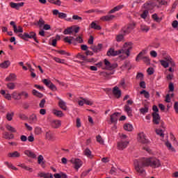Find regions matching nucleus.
Masks as SVG:
<instances>
[{"instance_id": "1", "label": "nucleus", "mask_w": 178, "mask_h": 178, "mask_svg": "<svg viewBox=\"0 0 178 178\" xmlns=\"http://www.w3.org/2000/svg\"><path fill=\"white\" fill-rule=\"evenodd\" d=\"M134 165L136 171L140 173V175H143L145 172L143 168H147L148 166L153 168V169L159 168L161 166V161L155 157L143 158L140 160H135Z\"/></svg>"}, {"instance_id": "2", "label": "nucleus", "mask_w": 178, "mask_h": 178, "mask_svg": "<svg viewBox=\"0 0 178 178\" xmlns=\"http://www.w3.org/2000/svg\"><path fill=\"white\" fill-rule=\"evenodd\" d=\"M160 63L163 67H165V69L169 67V65L171 67H175L176 66V63H175V61L170 56H165L163 60H160Z\"/></svg>"}, {"instance_id": "3", "label": "nucleus", "mask_w": 178, "mask_h": 178, "mask_svg": "<svg viewBox=\"0 0 178 178\" xmlns=\"http://www.w3.org/2000/svg\"><path fill=\"white\" fill-rule=\"evenodd\" d=\"M134 29H136V22H132L124 26L121 29V33H122L124 35H127V34H130V33H131Z\"/></svg>"}, {"instance_id": "4", "label": "nucleus", "mask_w": 178, "mask_h": 178, "mask_svg": "<svg viewBox=\"0 0 178 178\" xmlns=\"http://www.w3.org/2000/svg\"><path fill=\"white\" fill-rule=\"evenodd\" d=\"M143 55H145V51H140L136 58V62H140V59H142L146 65H151V59H149V57L148 56H143Z\"/></svg>"}, {"instance_id": "5", "label": "nucleus", "mask_w": 178, "mask_h": 178, "mask_svg": "<svg viewBox=\"0 0 178 178\" xmlns=\"http://www.w3.org/2000/svg\"><path fill=\"white\" fill-rule=\"evenodd\" d=\"M42 82L43 83V84L45 85L46 87H48V88H49V90H51V91H57L58 88H56V86H55V84H54L51 80L49 79H42Z\"/></svg>"}, {"instance_id": "6", "label": "nucleus", "mask_w": 178, "mask_h": 178, "mask_svg": "<svg viewBox=\"0 0 178 178\" xmlns=\"http://www.w3.org/2000/svg\"><path fill=\"white\" fill-rule=\"evenodd\" d=\"M127 145H129V141H119L117 143V149H119V151H123V149L127 148Z\"/></svg>"}, {"instance_id": "7", "label": "nucleus", "mask_w": 178, "mask_h": 178, "mask_svg": "<svg viewBox=\"0 0 178 178\" xmlns=\"http://www.w3.org/2000/svg\"><path fill=\"white\" fill-rule=\"evenodd\" d=\"M104 65H106V70H113L118 67V64H112L108 59H104Z\"/></svg>"}, {"instance_id": "8", "label": "nucleus", "mask_w": 178, "mask_h": 178, "mask_svg": "<svg viewBox=\"0 0 178 178\" xmlns=\"http://www.w3.org/2000/svg\"><path fill=\"white\" fill-rule=\"evenodd\" d=\"M138 141L141 144H148V139L145 137V134L141 132L138 134Z\"/></svg>"}, {"instance_id": "9", "label": "nucleus", "mask_w": 178, "mask_h": 178, "mask_svg": "<svg viewBox=\"0 0 178 178\" xmlns=\"http://www.w3.org/2000/svg\"><path fill=\"white\" fill-rule=\"evenodd\" d=\"M122 51L120 50H115L113 48H110L107 51V56H118V55H120Z\"/></svg>"}, {"instance_id": "10", "label": "nucleus", "mask_w": 178, "mask_h": 178, "mask_svg": "<svg viewBox=\"0 0 178 178\" xmlns=\"http://www.w3.org/2000/svg\"><path fill=\"white\" fill-rule=\"evenodd\" d=\"M70 162L72 163H74V168L76 169V170H79V169H80V168H81V166L83 165V161H81V160L79 159H72L70 160Z\"/></svg>"}, {"instance_id": "11", "label": "nucleus", "mask_w": 178, "mask_h": 178, "mask_svg": "<svg viewBox=\"0 0 178 178\" xmlns=\"http://www.w3.org/2000/svg\"><path fill=\"white\" fill-rule=\"evenodd\" d=\"M152 116L153 118V124H159V123H161V116L159 115V113H152Z\"/></svg>"}, {"instance_id": "12", "label": "nucleus", "mask_w": 178, "mask_h": 178, "mask_svg": "<svg viewBox=\"0 0 178 178\" xmlns=\"http://www.w3.org/2000/svg\"><path fill=\"white\" fill-rule=\"evenodd\" d=\"M58 99V106L63 111H67V106H66V102L60 99L59 97H56Z\"/></svg>"}, {"instance_id": "13", "label": "nucleus", "mask_w": 178, "mask_h": 178, "mask_svg": "<svg viewBox=\"0 0 178 178\" xmlns=\"http://www.w3.org/2000/svg\"><path fill=\"white\" fill-rule=\"evenodd\" d=\"M102 44L99 43L97 45H92L90 46V49L93 51L95 54H97V52H101L102 51Z\"/></svg>"}, {"instance_id": "14", "label": "nucleus", "mask_w": 178, "mask_h": 178, "mask_svg": "<svg viewBox=\"0 0 178 178\" xmlns=\"http://www.w3.org/2000/svg\"><path fill=\"white\" fill-rule=\"evenodd\" d=\"M25 37H26V39L27 38H33L34 40V41H35V42H37V44H38L40 42L38 41V40H37V34L34 31H31L29 33H26Z\"/></svg>"}, {"instance_id": "15", "label": "nucleus", "mask_w": 178, "mask_h": 178, "mask_svg": "<svg viewBox=\"0 0 178 178\" xmlns=\"http://www.w3.org/2000/svg\"><path fill=\"white\" fill-rule=\"evenodd\" d=\"M113 94L115 98H120L122 97V90L119 89V87L115 86L113 88Z\"/></svg>"}, {"instance_id": "16", "label": "nucleus", "mask_w": 178, "mask_h": 178, "mask_svg": "<svg viewBox=\"0 0 178 178\" xmlns=\"http://www.w3.org/2000/svg\"><path fill=\"white\" fill-rule=\"evenodd\" d=\"M10 6H11L13 9H17V10H19V9L22 8V6H24V2H21V3L10 2Z\"/></svg>"}, {"instance_id": "17", "label": "nucleus", "mask_w": 178, "mask_h": 178, "mask_svg": "<svg viewBox=\"0 0 178 178\" xmlns=\"http://www.w3.org/2000/svg\"><path fill=\"white\" fill-rule=\"evenodd\" d=\"M45 138L49 141H55L56 138L54 136V134L51 131H47L45 133Z\"/></svg>"}, {"instance_id": "18", "label": "nucleus", "mask_w": 178, "mask_h": 178, "mask_svg": "<svg viewBox=\"0 0 178 178\" xmlns=\"http://www.w3.org/2000/svg\"><path fill=\"white\" fill-rule=\"evenodd\" d=\"M115 17V15H108L105 16H102L100 18V20L102 22H111V20H113V18Z\"/></svg>"}, {"instance_id": "19", "label": "nucleus", "mask_w": 178, "mask_h": 178, "mask_svg": "<svg viewBox=\"0 0 178 178\" xmlns=\"http://www.w3.org/2000/svg\"><path fill=\"white\" fill-rule=\"evenodd\" d=\"M34 26H37L39 29H42L45 25V21L42 18H40L39 20L33 23Z\"/></svg>"}, {"instance_id": "20", "label": "nucleus", "mask_w": 178, "mask_h": 178, "mask_svg": "<svg viewBox=\"0 0 178 178\" xmlns=\"http://www.w3.org/2000/svg\"><path fill=\"white\" fill-rule=\"evenodd\" d=\"M3 138H5V140H13V138H15V136L13 134L6 131L3 133Z\"/></svg>"}, {"instance_id": "21", "label": "nucleus", "mask_w": 178, "mask_h": 178, "mask_svg": "<svg viewBox=\"0 0 178 178\" xmlns=\"http://www.w3.org/2000/svg\"><path fill=\"white\" fill-rule=\"evenodd\" d=\"M119 113H114L113 115H111V123H116L118 122V118H119Z\"/></svg>"}, {"instance_id": "22", "label": "nucleus", "mask_w": 178, "mask_h": 178, "mask_svg": "<svg viewBox=\"0 0 178 178\" xmlns=\"http://www.w3.org/2000/svg\"><path fill=\"white\" fill-rule=\"evenodd\" d=\"M39 177H44V178H54V175L52 174L47 172H39L38 173Z\"/></svg>"}, {"instance_id": "23", "label": "nucleus", "mask_w": 178, "mask_h": 178, "mask_svg": "<svg viewBox=\"0 0 178 178\" xmlns=\"http://www.w3.org/2000/svg\"><path fill=\"white\" fill-rule=\"evenodd\" d=\"M60 126H62V122H60V120L52 121V127H54V129H59Z\"/></svg>"}, {"instance_id": "24", "label": "nucleus", "mask_w": 178, "mask_h": 178, "mask_svg": "<svg viewBox=\"0 0 178 178\" xmlns=\"http://www.w3.org/2000/svg\"><path fill=\"white\" fill-rule=\"evenodd\" d=\"M123 8H124V5H118L111 9L108 13H115V12H118V10H120V9H123Z\"/></svg>"}, {"instance_id": "25", "label": "nucleus", "mask_w": 178, "mask_h": 178, "mask_svg": "<svg viewBox=\"0 0 178 178\" xmlns=\"http://www.w3.org/2000/svg\"><path fill=\"white\" fill-rule=\"evenodd\" d=\"M131 49V47H129L127 49H120V51H121V54H124V55H127V58H129V56H130V50Z\"/></svg>"}, {"instance_id": "26", "label": "nucleus", "mask_w": 178, "mask_h": 178, "mask_svg": "<svg viewBox=\"0 0 178 178\" xmlns=\"http://www.w3.org/2000/svg\"><path fill=\"white\" fill-rule=\"evenodd\" d=\"M24 154L25 155H27L29 156V158H33V159L37 158V155H35V154H34V152H33L30 150H25L24 152Z\"/></svg>"}, {"instance_id": "27", "label": "nucleus", "mask_w": 178, "mask_h": 178, "mask_svg": "<svg viewBox=\"0 0 178 178\" xmlns=\"http://www.w3.org/2000/svg\"><path fill=\"white\" fill-rule=\"evenodd\" d=\"M124 35H126L123 33L117 35L115 36V41H117V42H122V41L124 40Z\"/></svg>"}, {"instance_id": "28", "label": "nucleus", "mask_w": 178, "mask_h": 178, "mask_svg": "<svg viewBox=\"0 0 178 178\" xmlns=\"http://www.w3.org/2000/svg\"><path fill=\"white\" fill-rule=\"evenodd\" d=\"M53 113L55 115V116H57V118H63L65 116V114H63V112L62 111L54 109Z\"/></svg>"}, {"instance_id": "29", "label": "nucleus", "mask_w": 178, "mask_h": 178, "mask_svg": "<svg viewBox=\"0 0 178 178\" xmlns=\"http://www.w3.org/2000/svg\"><path fill=\"white\" fill-rule=\"evenodd\" d=\"M122 67L123 69H127L128 70H130V69H131V67H132L131 63H130L129 60H126V61H124Z\"/></svg>"}, {"instance_id": "30", "label": "nucleus", "mask_w": 178, "mask_h": 178, "mask_svg": "<svg viewBox=\"0 0 178 178\" xmlns=\"http://www.w3.org/2000/svg\"><path fill=\"white\" fill-rule=\"evenodd\" d=\"M124 111L125 112H127L128 116L129 117L133 116V113H132L133 110H131V108H130V106H128L127 104H126L124 106Z\"/></svg>"}, {"instance_id": "31", "label": "nucleus", "mask_w": 178, "mask_h": 178, "mask_svg": "<svg viewBox=\"0 0 178 178\" xmlns=\"http://www.w3.org/2000/svg\"><path fill=\"white\" fill-rule=\"evenodd\" d=\"M10 66V61L9 60H6L1 63H0V67L1 69H8Z\"/></svg>"}, {"instance_id": "32", "label": "nucleus", "mask_w": 178, "mask_h": 178, "mask_svg": "<svg viewBox=\"0 0 178 178\" xmlns=\"http://www.w3.org/2000/svg\"><path fill=\"white\" fill-rule=\"evenodd\" d=\"M8 156H9V158H20V153L17 151H15L14 152L8 153Z\"/></svg>"}, {"instance_id": "33", "label": "nucleus", "mask_w": 178, "mask_h": 178, "mask_svg": "<svg viewBox=\"0 0 178 178\" xmlns=\"http://www.w3.org/2000/svg\"><path fill=\"white\" fill-rule=\"evenodd\" d=\"M38 163L39 165H41V166L44 168V165H45V161H44V156H42V155H39L38 156Z\"/></svg>"}, {"instance_id": "34", "label": "nucleus", "mask_w": 178, "mask_h": 178, "mask_svg": "<svg viewBox=\"0 0 178 178\" xmlns=\"http://www.w3.org/2000/svg\"><path fill=\"white\" fill-rule=\"evenodd\" d=\"M143 7L145 9H147L146 10H152V9H154V5H152V3H145L143 5Z\"/></svg>"}, {"instance_id": "35", "label": "nucleus", "mask_w": 178, "mask_h": 178, "mask_svg": "<svg viewBox=\"0 0 178 178\" xmlns=\"http://www.w3.org/2000/svg\"><path fill=\"white\" fill-rule=\"evenodd\" d=\"M16 74H10L8 77L6 78V81H15Z\"/></svg>"}, {"instance_id": "36", "label": "nucleus", "mask_w": 178, "mask_h": 178, "mask_svg": "<svg viewBox=\"0 0 178 178\" xmlns=\"http://www.w3.org/2000/svg\"><path fill=\"white\" fill-rule=\"evenodd\" d=\"M83 154L86 156H87L88 158H92V154L91 152V150H90L88 148H86L84 151H83Z\"/></svg>"}, {"instance_id": "37", "label": "nucleus", "mask_w": 178, "mask_h": 178, "mask_svg": "<svg viewBox=\"0 0 178 178\" xmlns=\"http://www.w3.org/2000/svg\"><path fill=\"white\" fill-rule=\"evenodd\" d=\"M133 125H131V124H124V129L126 130V131H133Z\"/></svg>"}, {"instance_id": "38", "label": "nucleus", "mask_w": 178, "mask_h": 178, "mask_svg": "<svg viewBox=\"0 0 178 178\" xmlns=\"http://www.w3.org/2000/svg\"><path fill=\"white\" fill-rule=\"evenodd\" d=\"M32 94L35 96V97H38V98H42V97H44V95L41 92H39L38 91H37L35 89H33L32 91Z\"/></svg>"}, {"instance_id": "39", "label": "nucleus", "mask_w": 178, "mask_h": 178, "mask_svg": "<svg viewBox=\"0 0 178 178\" xmlns=\"http://www.w3.org/2000/svg\"><path fill=\"white\" fill-rule=\"evenodd\" d=\"M90 27L91 29H94V30H101L102 29L101 26L97 25L95 22L90 24Z\"/></svg>"}, {"instance_id": "40", "label": "nucleus", "mask_w": 178, "mask_h": 178, "mask_svg": "<svg viewBox=\"0 0 178 178\" xmlns=\"http://www.w3.org/2000/svg\"><path fill=\"white\" fill-rule=\"evenodd\" d=\"M73 33V26H70L64 30L63 34H72Z\"/></svg>"}, {"instance_id": "41", "label": "nucleus", "mask_w": 178, "mask_h": 178, "mask_svg": "<svg viewBox=\"0 0 178 178\" xmlns=\"http://www.w3.org/2000/svg\"><path fill=\"white\" fill-rule=\"evenodd\" d=\"M149 108L147 106H145L144 108H141L139 109V112L142 113V115H145V113H148Z\"/></svg>"}, {"instance_id": "42", "label": "nucleus", "mask_w": 178, "mask_h": 178, "mask_svg": "<svg viewBox=\"0 0 178 178\" xmlns=\"http://www.w3.org/2000/svg\"><path fill=\"white\" fill-rule=\"evenodd\" d=\"M13 116H15V113L11 112V113H7L6 114V119L8 120V122H10L12 119H13Z\"/></svg>"}, {"instance_id": "43", "label": "nucleus", "mask_w": 178, "mask_h": 178, "mask_svg": "<svg viewBox=\"0 0 178 178\" xmlns=\"http://www.w3.org/2000/svg\"><path fill=\"white\" fill-rule=\"evenodd\" d=\"M140 95H144L145 98H146L147 99H148V98H149V92H148L147 90H143L142 91L140 92Z\"/></svg>"}, {"instance_id": "44", "label": "nucleus", "mask_w": 178, "mask_h": 178, "mask_svg": "<svg viewBox=\"0 0 178 178\" xmlns=\"http://www.w3.org/2000/svg\"><path fill=\"white\" fill-rule=\"evenodd\" d=\"M166 147L168 148L169 151H172V152H176V149L172 147V144L169 142L165 143Z\"/></svg>"}, {"instance_id": "45", "label": "nucleus", "mask_w": 178, "mask_h": 178, "mask_svg": "<svg viewBox=\"0 0 178 178\" xmlns=\"http://www.w3.org/2000/svg\"><path fill=\"white\" fill-rule=\"evenodd\" d=\"M140 30L143 33H148V31H149V28L147 26L141 25Z\"/></svg>"}, {"instance_id": "46", "label": "nucleus", "mask_w": 178, "mask_h": 178, "mask_svg": "<svg viewBox=\"0 0 178 178\" xmlns=\"http://www.w3.org/2000/svg\"><path fill=\"white\" fill-rule=\"evenodd\" d=\"M5 165L9 168V169H13V170H17V168L13 166V165L8 161L4 162Z\"/></svg>"}, {"instance_id": "47", "label": "nucleus", "mask_w": 178, "mask_h": 178, "mask_svg": "<svg viewBox=\"0 0 178 178\" xmlns=\"http://www.w3.org/2000/svg\"><path fill=\"white\" fill-rule=\"evenodd\" d=\"M6 86L8 90H15V88H16V85L12 82L7 83Z\"/></svg>"}, {"instance_id": "48", "label": "nucleus", "mask_w": 178, "mask_h": 178, "mask_svg": "<svg viewBox=\"0 0 178 178\" xmlns=\"http://www.w3.org/2000/svg\"><path fill=\"white\" fill-rule=\"evenodd\" d=\"M34 133L36 136H40L42 133V129L40 127H37L35 128Z\"/></svg>"}, {"instance_id": "49", "label": "nucleus", "mask_w": 178, "mask_h": 178, "mask_svg": "<svg viewBox=\"0 0 178 178\" xmlns=\"http://www.w3.org/2000/svg\"><path fill=\"white\" fill-rule=\"evenodd\" d=\"M20 168H22V169H24L25 170H28V172H33V169L29 166H26V165L24 164H21L19 165Z\"/></svg>"}, {"instance_id": "50", "label": "nucleus", "mask_w": 178, "mask_h": 178, "mask_svg": "<svg viewBox=\"0 0 178 178\" xmlns=\"http://www.w3.org/2000/svg\"><path fill=\"white\" fill-rule=\"evenodd\" d=\"M13 98L15 99V101H19V99H22V97L17 95V92H13L12 94Z\"/></svg>"}, {"instance_id": "51", "label": "nucleus", "mask_w": 178, "mask_h": 178, "mask_svg": "<svg viewBox=\"0 0 178 178\" xmlns=\"http://www.w3.org/2000/svg\"><path fill=\"white\" fill-rule=\"evenodd\" d=\"M136 80H140V81H143V80H144V74L138 72L136 75Z\"/></svg>"}, {"instance_id": "52", "label": "nucleus", "mask_w": 178, "mask_h": 178, "mask_svg": "<svg viewBox=\"0 0 178 178\" xmlns=\"http://www.w3.org/2000/svg\"><path fill=\"white\" fill-rule=\"evenodd\" d=\"M155 131L157 136H160V137H165V134H163V131H162V129H156Z\"/></svg>"}, {"instance_id": "53", "label": "nucleus", "mask_w": 178, "mask_h": 178, "mask_svg": "<svg viewBox=\"0 0 178 178\" xmlns=\"http://www.w3.org/2000/svg\"><path fill=\"white\" fill-rule=\"evenodd\" d=\"M6 128L7 129V130H8V131H11V133H16V129L13 128V127L7 124L6 126Z\"/></svg>"}, {"instance_id": "54", "label": "nucleus", "mask_w": 178, "mask_h": 178, "mask_svg": "<svg viewBox=\"0 0 178 178\" xmlns=\"http://www.w3.org/2000/svg\"><path fill=\"white\" fill-rule=\"evenodd\" d=\"M76 58H78L79 59H81V60H84L85 62H86L87 60V57L84 55H82L80 53L76 55Z\"/></svg>"}, {"instance_id": "55", "label": "nucleus", "mask_w": 178, "mask_h": 178, "mask_svg": "<svg viewBox=\"0 0 178 178\" xmlns=\"http://www.w3.org/2000/svg\"><path fill=\"white\" fill-rule=\"evenodd\" d=\"M56 52L60 55H67V56H70V53H67L65 50H57Z\"/></svg>"}, {"instance_id": "56", "label": "nucleus", "mask_w": 178, "mask_h": 178, "mask_svg": "<svg viewBox=\"0 0 178 178\" xmlns=\"http://www.w3.org/2000/svg\"><path fill=\"white\" fill-rule=\"evenodd\" d=\"M54 60H55V62H56L57 63H65V60L63 59H60L58 57H54L53 58Z\"/></svg>"}, {"instance_id": "57", "label": "nucleus", "mask_w": 178, "mask_h": 178, "mask_svg": "<svg viewBox=\"0 0 178 178\" xmlns=\"http://www.w3.org/2000/svg\"><path fill=\"white\" fill-rule=\"evenodd\" d=\"M152 19H154V20H155V22H156L157 23H159L161 22V20H162V19L158 17V15L156 14H154L152 15Z\"/></svg>"}, {"instance_id": "58", "label": "nucleus", "mask_w": 178, "mask_h": 178, "mask_svg": "<svg viewBox=\"0 0 178 178\" xmlns=\"http://www.w3.org/2000/svg\"><path fill=\"white\" fill-rule=\"evenodd\" d=\"M111 74H113V72H102L100 73V76H103V77H108V76H111Z\"/></svg>"}, {"instance_id": "59", "label": "nucleus", "mask_w": 178, "mask_h": 178, "mask_svg": "<svg viewBox=\"0 0 178 178\" xmlns=\"http://www.w3.org/2000/svg\"><path fill=\"white\" fill-rule=\"evenodd\" d=\"M168 88L171 92H173L175 91V84L172 82L169 83Z\"/></svg>"}, {"instance_id": "60", "label": "nucleus", "mask_w": 178, "mask_h": 178, "mask_svg": "<svg viewBox=\"0 0 178 178\" xmlns=\"http://www.w3.org/2000/svg\"><path fill=\"white\" fill-rule=\"evenodd\" d=\"M97 143H99V144H104V139H102V137L100 135H98L97 137Z\"/></svg>"}, {"instance_id": "61", "label": "nucleus", "mask_w": 178, "mask_h": 178, "mask_svg": "<svg viewBox=\"0 0 178 178\" xmlns=\"http://www.w3.org/2000/svg\"><path fill=\"white\" fill-rule=\"evenodd\" d=\"M72 20H77L78 22H81V20H83V17L79 15H73Z\"/></svg>"}, {"instance_id": "62", "label": "nucleus", "mask_w": 178, "mask_h": 178, "mask_svg": "<svg viewBox=\"0 0 178 178\" xmlns=\"http://www.w3.org/2000/svg\"><path fill=\"white\" fill-rule=\"evenodd\" d=\"M147 16H148V10H144L143 14L140 15L142 19H147Z\"/></svg>"}, {"instance_id": "63", "label": "nucleus", "mask_w": 178, "mask_h": 178, "mask_svg": "<svg viewBox=\"0 0 178 178\" xmlns=\"http://www.w3.org/2000/svg\"><path fill=\"white\" fill-rule=\"evenodd\" d=\"M30 119L33 123H35L37 122V115L35 114H32Z\"/></svg>"}, {"instance_id": "64", "label": "nucleus", "mask_w": 178, "mask_h": 178, "mask_svg": "<svg viewBox=\"0 0 178 178\" xmlns=\"http://www.w3.org/2000/svg\"><path fill=\"white\" fill-rule=\"evenodd\" d=\"M45 102H47L45 101V99H42L40 101V104H39L40 108H44V106H45Z\"/></svg>"}]
</instances>
